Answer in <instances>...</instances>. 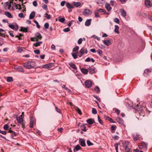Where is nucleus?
Wrapping results in <instances>:
<instances>
[{"instance_id":"nucleus-13","label":"nucleus","mask_w":152,"mask_h":152,"mask_svg":"<svg viewBox=\"0 0 152 152\" xmlns=\"http://www.w3.org/2000/svg\"><path fill=\"white\" fill-rule=\"evenodd\" d=\"M88 69L90 73L91 74H94L96 73V69L95 68H92L91 67H89L88 68Z\"/></svg>"},{"instance_id":"nucleus-62","label":"nucleus","mask_w":152,"mask_h":152,"mask_svg":"<svg viewBox=\"0 0 152 152\" xmlns=\"http://www.w3.org/2000/svg\"><path fill=\"white\" fill-rule=\"evenodd\" d=\"M73 21L72 20L71 21L68 22V26L69 27H70L72 24V22Z\"/></svg>"},{"instance_id":"nucleus-12","label":"nucleus","mask_w":152,"mask_h":152,"mask_svg":"<svg viewBox=\"0 0 152 152\" xmlns=\"http://www.w3.org/2000/svg\"><path fill=\"white\" fill-rule=\"evenodd\" d=\"M53 66V64L50 63L43 65V68L46 69H48L51 67Z\"/></svg>"},{"instance_id":"nucleus-40","label":"nucleus","mask_w":152,"mask_h":152,"mask_svg":"<svg viewBox=\"0 0 152 152\" xmlns=\"http://www.w3.org/2000/svg\"><path fill=\"white\" fill-rule=\"evenodd\" d=\"M69 65L71 67H72L73 69H75L76 68V67L75 65L72 63L69 64Z\"/></svg>"},{"instance_id":"nucleus-17","label":"nucleus","mask_w":152,"mask_h":152,"mask_svg":"<svg viewBox=\"0 0 152 152\" xmlns=\"http://www.w3.org/2000/svg\"><path fill=\"white\" fill-rule=\"evenodd\" d=\"M35 12L34 11L32 12L30 15L29 19H33L35 16Z\"/></svg>"},{"instance_id":"nucleus-7","label":"nucleus","mask_w":152,"mask_h":152,"mask_svg":"<svg viewBox=\"0 0 152 152\" xmlns=\"http://www.w3.org/2000/svg\"><path fill=\"white\" fill-rule=\"evenodd\" d=\"M85 84L86 86L88 88L91 87L92 85V83L91 81L89 80L86 81L85 82Z\"/></svg>"},{"instance_id":"nucleus-38","label":"nucleus","mask_w":152,"mask_h":152,"mask_svg":"<svg viewBox=\"0 0 152 152\" xmlns=\"http://www.w3.org/2000/svg\"><path fill=\"white\" fill-rule=\"evenodd\" d=\"M87 144L88 146H90L93 145V144L89 140H87Z\"/></svg>"},{"instance_id":"nucleus-28","label":"nucleus","mask_w":152,"mask_h":152,"mask_svg":"<svg viewBox=\"0 0 152 152\" xmlns=\"http://www.w3.org/2000/svg\"><path fill=\"white\" fill-rule=\"evenodd\" d=\"M66 6L67 8L70 9H72L74 7L73 6L71 5L69 3H67L66 4Z\"/></svg>"},{"instance_id":"nucleus-10","label":"nucleus","mask_w":152,"mask_h":152,"mask_svg":"<svg viewBox=\"0 0 152 152\" xmlns=\"http://www.w3.org/2000/svg\"><path fill=\"white\" fill-rule=\"evenodd\" d=\"M23 117L22 115H20L19 117H16V119L17 121H18V123H22L23 121Z\"/></svg>"},{"instance_id":"nucleus-8","label":"nucleus","mask_w":152,"mask_h":152,"mask_svg":"<svg viewBox=\"0 0 152 152\" xmlns=\"http://www.w3.org/2000/svg\"><path fill=\"white\" fill-rule=\"evenodd\" d=\"M4 5V8L6 10H9L11 7V5L10 2H5Z\"/></svg>"},{"instance_id":"nucleus-44","label":"nucleus","mask_w":152,"mask_h":152,"mask_svg":"<svg viewBox=\"0 0 152 152\" xmlns=\"http://www.w3.org/2000/svg\"><path fill=\"white\" fill-rule=\"evenodd\" d=\"M114 21L117 23H119L120 22L119 19L117 18H114Z\"/></svg>"},{"instance_id":"nucleus-1","label":"nucleus","mask_w":152,"mask_h":152,"mask_svg":"<svg viewBox=\"0 0 152 152\" xmlns=\"http://www.w3.org/2000/svg\"><path fill=\"white\" fill-rule=\"evenodd\" d=\"M24 66L28 69L34 68L36 66V64L34 61H29L24 63L23 64Z\"/></svg>"},{"instance_id":"nucleus-56","label":"nucleus","mask_w":152,"mask_h":152,"mask_svg":"<svg viewBox=\"0 0 152 152\" xmlns=\"http://www.w3.org/2000/svg\"><path fill=\"white\" fill-rule=\"evenodd\" d=\"M45 17L48 19H50V15H48L47 13H46L45 14Z\"/></svg>"},{"instance_id":"nucleus-58","label":"nucleus","mask_w":152,"mask_h":152,"mask_svg":"<svg viewBox=\"0 0 152 152\" xmlns=\"http://www.w3.org/2000/svg\"><path fill=\"white\" fill-rule=\"evenodd\" d=\"M18 16L20 18H23L24 17L23 13H22L19 14Z\"/></svg>"},{"instance_id":"nucleus-64","label":"nucleus","mask_w":152,"mask_h":152,"mask_svg":"<svg viewBox=\"0 0 152 152\" xmlns=\"http://www.w3.org/2000/svg\"><path fill=\"white\" fill-rule=\"evenodd\" d=\"M0 133H1L5 135L7 134V132L5 131H2L0 130Z\"/></svg>"},{"instance_id":"nucleus-59","label":"nucleus","mask_w":152,"mask_h":152,"mask_svg":"<svg viewBox=\"0 0 152 152\" xmlns=\"http://www.w3.org/2000/svg\"><path fill=\"white\" fill-rule=\"evenodd\" d=\"M34 52L36 54H39L40 53V51L38 50H34Z\"/></svg>"},{"instance_id":"nucleus-61","label":"nucleus","mask_w":152,"mask_h":152,"mask_svg":"<svg viewBox=\"0 0 152 152\" xmlns=\"http://www.w3.org/2000/svg\"><path fill=\"white\" fill-rule=\"evenodd\" d=\"M9 26L12 29H14L15 28L14 26L11 24H10L9 25Z\"/></svg>"},{"instance_id":"nucleus-33","label":"nucleus","mask_w":152,"mask_h":152,"mask_svg":"<svg viewBox=\"0 0 152 152\" xmlns=\"http://www.w3.org/2000/svg\"><path fill=\"white\" fill-rule=\"evenodd\" d=\"M28 28H25L24 27H22L21 28V29L20 30V31L25 32H27L28 31Z\"/></svg>"},{"instance_id":"nucleus-43","label":"nucleus","mask_w":152,"mask_h":152,"mask_svg":"<svg viewBox=\"0 0 152 152\" xmlns=\"http://www.w3.org/2000/svg\"><path fill=\"white\" fill-rule=\"evenodd\" d=\"M79 48V47L78 46H76L73 49V51L75 52L77 51Z\"/></svg>"},{"instance_id":"nucleus-4","label":"nucleus","mask_w":152,"mask_h":152,"mask_svg":"<svg viewBox=\"0 0 152 152\" xmlns=\"http://www.w3.org/2000/svg\"><path fill=\"white\" fill-rule=\"evenodd\" d=\"M79 52L80 53L79 57H80L85 53L86 54H87L88 51L87 48L84 46L80 49Z\"/></svg>"},{"instance_id":"nucleus-6","label":"nucleus","mask_w":152,"mask_h":152,"mask_svg":"<svg viewBox=\"0 0 152 152\" xmlns=\"http://www.w3.org/2000/svg\"><path fill=\"white\" fill-rule=\"evenodd\" d=\"M92 11L90 10L85 9L83 12V15L85 16H88L92 13Z\"/></svg>"},{"instance_id":"nucleus-36","label":"nucleus","mask_w":152,"mask_h":152,"mask_svg":"<svg viewBox=\"0 0 152 152\" xmlns=\"http://www.w3.org/2000/svg\"><path fill=\"white\" fill-rule=\"evenodd\" d=\"M81 148L80 147L79 145H76L74 150V151H75V150H76L77 151H78Z\"/></svg>"},{"instance_id":"nucleus-63","label":"nucleus","mask_w":152,"mask_h":152,"mask_svg":"<svg viewBox=\"0 0 152 152\" xmlns=\"http://www.w3.org/2000/svg\"><path fill=\"white\" fill-rule=\"evenodd\" d=\"M112 137L115 140H118L119 139L118 136L117 135H114Z\"/></svg>"},{"instance_id":"nucleus-31","label":"nucleus","mask_w":152,"mask_h":152,"mask_svg":"<svg viewBox=\"0 0 152 152\" xmlns=\"http://www.w3.org/2000/svg\"><path fill=\"white\" fill-rule=\"evenodd\" d=\"M42 43V42H39L33 44V46L36 47H37L40 46L41 44Z\"/></svg>"},{"instance_id":"nucleus-24","label":"nucleus","mask_w":152,"mask_h":152,"mask_svg":"<svg viewBox=\"0 0 152 152\" xmlns=\"http://www.w3.org/2000/svg\"><path fill=\"white\" fill-rule=\"evenodd\" d=\"M5 14L9 18H13L12 14L9 12H5Z\"/></svg>"},{"instance_id":"nucleus-14","label":"nucleus","mask_w":152,"mask_h":152,"mask_svg":"<svg viewBox=\"0 0 152 152\" xmlns=\"http://www.w3.org/2000/svg\"><path fill=\"white\" fill-rule=\"evenodd\" d=\"M8 132L11 133V136L12 138V139H14V138H13V137H14L16 136L17 135V133H16L14 132H13V131H12V130H11L10 129L9 130Z\"/></svg>"},{"instance_id":"nucleus-18","label":"nucleus","mask_w":152,"mask_h":152,"mask_svg":"<svg viewBox=\"0 0 152 152\" xmlns=\"http://www.w3.org/2000/svg\"><path fill=\"white\" fill-rule=\"evenodd\" d=\"M133 137L134 141L140 139L139 135L137 134H133Z\"/></svg>"},{"instance_id":"nucleus-21","label":"nucleus","mask_w":152,"mask_h":152,"mask_svg":"<svg viewBox=\"0 0 152 152\" xmlns=\"http://www.w3.org/2000/svg\"><path fill=\"white\" fill-rule=\"evenodd\" d=\"M120 12L121 13V15L122 16L125 17L126 16V12L123 9H121L120 10Z\"/></svg>"},{"instance_id":"nucleus-5","label":"nucleus","mask_w":152,"mask_h":152,"mask_svg":"<svg viewBox=\"0 0 152 152\" xmlns=\"http://www.w3.org/2000/svg\"><path fill=\"white\" fill-rule=\"evenodd\" d=\"M79 143L82 147H85L86 145L85 140L83 138H80L79 139Z\"/></svg>"},{"instance_id":"nucleus-57","label":"nucleus","mask_w":152,"mask_h":152,"mask_svg":"<svg viewBox=\"0 0 152 152\" xmlns=\"http://www.w3.org/2000/svg\"><path fill=\"white\" fill-rule=\"evenodd\" d=\"M49 25L48 23H46L44 25V27L46 29H47L48 28Z\"/></svg>"},{"instance_id":"nucleus-60","label":"nucleus","mask_w":152,"mask_h":152,"mask_svg":"<svg viewBox=\"0 0 152 152\" xmlns=\"http://www.w3.org/2000/svg\"><path fill=\"white\" fill-rule=\"evenodd\" d=\"M33 4L34 7H37V1H35L33 2Z\"/></svg>"},{"instance_id":"nucleus-49","label":"nucleus","mask_w":152,"mask_h":152,"mask_svg":"<svg viewBox=\"0 0 152 152\" xmlns=\"http://www.w3.org/2000/svg\"><path fill=\"white\" fill-rule=\"evenodd\" d=\"M14 4L16 5V7H17V9H18V6H19V8H18V9L19 10H20L22 8L21 7V5L19 4H16L15 3H14Z\"/></svg>"},{"instance_id":"nucleus-48","label":"nucleus","mask_w":152,"mask_h":152,"mask_svg":"<svg viewBox=\"0 0 152 152\" xmlns=\"http://www.w3.org/2000/svg\"><path fill=\"white\" fill-rule=\"evenodd\" d=\"M3 128L5 130H7L8 129L9 126L7 124H6L4 126Z\"/></svg>"},{"instance_id":"nucleus-22","label":"nucleus","mask_w":152,"mask_h":152,"mask_svg":"<svg viewBox=\"0 0 152 152\" xmlns=\"http://www.w3.org/2000/svg\"><path fill=\"white\" fill-rule=\"evenodd\" d=\"M91 19L87 20L85 23V25L86 26H89L91 23Z\"/></svg>"},{"instance_id":"nucleus-54","label":"nucleus","mask_w":152,"mask_h":152,"mask_svg":"<svg viewBox=\"0 0 152 152\" xmlns=\"http://www.w3.org/2000/svg\"><path fill=\"white\" fill-rule=\"evenodd\" d=\"M83 39L81 38H80L78 41V43L79 45L81 44L82 42Z\"/></svg>"},{"instance_id":"nucleus-23","label":"nucleus","mask_w":152,"mask_h":152,"mask_svg":"<svg viewBox=\"0 0 152 152\" xmlns=\"http://www.w3.org/2000/svg\"><path fill=\"white\" fill-rule=\"evenodd\" d=\"M74 6L76 7H78L81 5V3L79 2H74L73 3Z\"/></svg>"},{"instance_id":"nucleus-53","label":"nucleus","mask_w":152,"mask_h":152,"mask_svg":"<svg viewBox=\"0 0 152 152\" xmlns=\"http://www.w3.org/2000/svg\"><path fill=\"white\" fill-rule=\"evenodd\" d=\"M97 11H98V12H105V11L103 9H98Z\"/></svg>"},{"instance_id":"nucleus-3","label":"nucleus","mask_w":152,"mask_h":152,"mask_svg":"<svg viewBox=\"0 0 152 152\" xmlns=\"http://www.w3.org/2000/svg\"><path fill=\"white\" fill-rule=\"evenodd\" d=\"M35 37L32 38L31 39V41H38L37 38L39 39H41L42 37L41 34L39 32H37L35 34Z\"/></svg>"},{"instance_id":"nucleus-46","label":"nucleus","mask_w":152,"mask_h":152,"mask_svg":"<svg viewBox=\"0 0 152 152\" xmlns=\"http://www.w3.org/2000/svg\"><path fill=\"white\" fill-rule=\"evenodd\" d=\"M72 56L74 59H76L77 58V55L75 53H72Z\"/></svg>"},{"instance_id":"nucleus-35","label":"nucleus","mask_w":152,"mask_h":152,"mask_svg":"<svg viewBox=\"0 0 152 152\" xmlns=\"http://www.w3.org/2000/svg\"><path fill=\"white\" fill-rule=\"evenodd\" d=\"M141 144L142 145V147H145V148H146L147 147V144L145 143V142L143 141H142L141 142Z\"/></svg>"},{"instance_id":"nucleus-47","label":"nucleus","mask_w":152,"mask_h":152,"mask_svg":"<svg viewBox=\"0 0 152 152\" xmlns=\"http://www.w3.org/2000/svg\"><path fill=\"white\" fill-rule=\"evenodd\" d=\"M34 22L36 24L37 27V28H39L40 27V25H39L38 22L36 20H34Z\"/></svg>"},{"instance_id":"nucleus-51","label":"nucleus","mask_w":152,"mask_h":152,"mask_svg":"<svg viewBox=\"0 0 152 152\" xmlns=\"http://www.w3.org/2000/svg\"><path fill=\"white\" fill-rule=\"evenodd\" d=\"M70 31V28L68 27L64 29L63 31L65 32H68Z\"/></svg>"},{"instance_id":"nucleus-26","label":"nucleus","mask_w":152,"mask_h":152,"mask_svg":"<svg viewBox=\"0 0 152 152\" xmlns=\"http://www.w3.org/2000/svg\"><path fill=\"white\" fill-rule=\"evenodd\" d=\"M115 30H114V31L117 34L119 33V27L116 25H115Z\"/></svg>"},{"instance_id":"nucleus-16","label":"nucleus","mask_w":152,"mask_h":152,"mask_svg":"<svg viewBox=\"0 0 152 152\" xmlns=\"http://www.w3.org/2000/svg\"><path fill=\"white\" fill-rule=\"evenodd\" d=\"M105 7L107 9V10L108 11H110L112 9V8L110 7V4L108 3H106L105 4Z\"/></svg>"},{"instance_id":"nucleus-11","label":"nucleus","mask_w":152,"mask_h":152,"mask_svg":"<svg viewBox=\"0 0 152 152\" xmlns=\"http://www.w3.org/2000/svg\"><path fill=\"white\" fill-rule=\"evenodd\" d=\"M146 110V109L145 107H142L140 108L139 109V110H140L141 112L140 113V114L141 115H142L143 116H144L145 115H143L142 114L143 113L145 112L144 110Z\"/></svg>"},{"instance_id":"nucleus-9","label":"nucleus","mask_w":152,"mask_h":152,"mask_svg":"<svg viewBox=\"0 0 152 152\" xmlns=\"http://www.w3.org/2000/svg\"><path fill=\"white\" fill-rule=\"evenodd\" d=\"M145 5L147 7H150L152 6L151 2L149 0H145Z\"/></svg>"},{"instance_id":"nucleus-42","label":"nucleus","mask_w":152,"mask_h":152,"mask_svg":"<svg viewBox=\"0 0 152 152\" xmlns=\"http://www.w3.org/2000/svg\"><path fill=\"white\" fill-rule=\"evenodd\" d=\"M98 119L99 123L100 124L102 125L103 124V122L101 119H100V117L99 115H98Z\"/></svg>"},{"instance_id":"nucleus-37","label":"nucleus","mask_w":152,"mask_h":152,"mask_svg":"<svg viewBox=\"0 0 152 152\" xmlns=\"http://www.w3.org/2000/svg\"><path fill=\"white\" fill-rule=\"evenodd\" d=\"M94 14L96 18H99L100 17V16L99 15V13L97 10L95 11Z\"/></svg>"},{"instance_id":"nucleus-52","label":"nucleus","mask_w":152,"mask_h":152,"mask_svg":"<svg viewBox=\"0 0 152 152\" xmlns=\"http://www.w3.org/2000/svg\"><path fill=\"white\" fill-rule=\"evenodd\" d=\"M42 7V8L45 10H47L48 9L47 5L45 4H43V5Z\"/></svg>"},{"instance_id":"nucleus-19","label":"nucleus","mask_w":152,"mask_h":152,"mask_svg":"<svg viewBox=\"0 0 152 152\" xmlns=\"http://www.w3.org/2000/svg\"><path fill=\"white\" fill-rule=\"evenodd\" d=\"M86 122L89 124H92L95 123L94 120L92 119H89L87 120Z\"/></svg>"},{"instance_id":"nucleus-41","label":"nucleus","mask_w":152,"mask_h":152,"mask_svg":"<svg viewBox=\"0 0 152 152\" xmlns=\"http://www.w3.org/2000/svg\"><path fill=\"white\" fill-rule=\"evenodd\" d=\"M118 143H115L114 145L116 152H118Z\"/></svg>"},{"instance_id":"nucleus-2","label":"nucleus","mask_w":152,"mask_h":152,"mask_svg":"<svg viewBox=\"0 0 152 152\" xmlns=\"http://www.w3.org/2000/svg\"><path fill=\"white\" fill-rule=\"evenodd\" d=\"M123 146L125 149V152H132L130 145L128 141H125L123 143Z\"/></svg>"},{"instance_id":"nucleus-25","label":"nucleus","mask_w":152,"mask_h":152,"mask_svg":"<svg viewBox=\"0 0 152 152\" xmlns=\"http://www.w3.org/2000/svg\"><path fill=\"white\" fill-rule=\"evenodd\" d=\"M34 120L32 117H31L30 118V123L29 125V127L31 128H32L33 125Z\"/></svg>"},{"instance_id":"nucleus-34","label":"nucleus","mask_w":152,"mask_h":152,"mask_svg":"<svg viewBox=\"0 0 152 152\" xmlns=\"http://www.w3.org/2000/svg\"><path fill=\"white\" fill-rule=\"evenodd\" d=\"M7 81L8 82H11L13 81V78L11 77H8L7 78Z\"/></svg>"},{"instance_id":"nucleus-30","label":"nucleus","mask_w":152,"mask_h":152,"mask_svg":"<svg viewBox=\"0 0 152 152\" xmlns=\"http://www.w3.org/2000/svg\"><path fill=\"white\" fill-rule=\"evenodd\" d=\"M80 128L82 130H83L84 132L86 131V127L84 124H82L81 125Z\"/></svg>"},{"instance_id":"nucleus-55","label":"nucleus","mask_w":152,"mask_h":152,"mask_svg":"<svg viewBox=\"0 0 152 152\" xmlns=\"http://www.w3.org/2000/svg\"><path fill=\"white\" fill-rule=\"evenodd\" d=\"M65 20V19L64 18H60L59 19V21L63 23Z\"/></svg>"},{"instance_id":"nucleus-32","label":"nucleus","mask_w":152,"mask_h":152,"mask_svg":"<svg viewBox=\"0 0 152 152\" xmlns=\"http://www.w3.org/2000/svg\"><path fill=\"white\" fill-rule=\"evenodd\" d=\"M17 70L19 72H23V68L21 66H18L17 68Z\"/></svg>"},{"instance_id":"nucleus-15","label":"nucleus","mask_w":152,"mask_h":152,"mask_svg":"<svg viewBox=\"0 0 152 152\" xmlns=\"http://www.w3.org/2000/svg\"><path fill=\"white\" fill-rule=\"evenodd\" d=\"M116 120L119 124L124 125V121L122 118L118 117L116 118Z\"/></svg>"},{"instance_id":"nucleus-45","label":"nucleus","mask_w":152,"mask_h":152,"mask_svg":"<svg viewBox=\"0 0 152 152\" xmlns=\"http://www.w3.org/2000/svg\"><path fill=\"white\" fill-rule=\"evenodd\" d=\"M151 72V71L148 69H146L144 71V74L148 75Z\"/></svg>"},{"instance_id":"nucleus-50","label":"nucleus","mask_w":152,"mask_h":152,"mask_svg":"<svg viewBox=\"0 0 152 152\" xmlns=\"http://www.w3.org/2000/svg\"><path fill=\"white\" fill-rule=\"evenodd\" d=\"M92 113L94 114H96L97 113V111L95 108H93L92 109Z\"/></svg>"},{"instance_id":"nucleus-27","label":"nucleus","mask_w":152,"mask_h":152,"mask_svg":"<svg viewBox=\"0 0 152 152\" xmlns=\"http://www.w3.org/2000/svg\"><path fill=\"white\" fill-rule=\"evenodd\" d=\"M81 72L84 74L86 75L88 73V70L86 69L82 68L81 69Z\"/></svg>"},{"instance_id":"nucleus-29","label":"nucleus","mask_w":152,"mask_h":152,"mask_svg":"<svg viewBox=\"0 0 152 152\" xmlns=\"http://www.w3.org/2000/svg\"><path fill=\"white\" fill-rule=\"evenodd\" d=\"M94 90L96 93L99 94L100 93V90L99 87L96 86L94 89Z\"/></svg>"},{"instance_id":"nucleus-20","label":"nucleus","mask_w":152,"mask_h":152,"mask_svg":"<svg viewBox=\"0 0 152 152\" xmlns=\"http://www.w3.org/2000/svg\"><path fill=\"white\" fill-rule=\"evenodd\" d=\"M111 42V41L109 39L108 40H104L103 42L104 44L105 45L108 46L109 45Z\"/></svg>"},{"instance_id":"nucleus-39","label":"nucleus","mask_w":152,"mask_h":152,"mask_svg":"<svg viewBox=\"0 0 152 152\" xmlns=\"http://www.w3.org/2000/svg\"><path fill=\"white\" fill-rule=\"evenodd\" d=\"M75 109L76 110L80 115H81L82 114L81 110L78 107H77Z\"/></svg>"}]
</instances>
